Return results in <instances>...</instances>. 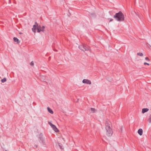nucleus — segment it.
<instances>
[{
	"mask_svg": "<svg viewBox=\"0 0 151 151\" xmlns=\"http://www.w3.org/2000/svg\"><path fill=\"white\" fill-rule=\"evenodd\" d=\"M148 121L149 123H151V114L150 115L149 119H148Z\"/></svg>",
	"mask_w": 151,
	"mask_h": 151,
	"instance_id": "f3484780",
	"label": "nucleus"
},
{
	"mask_svg": "<svg viewBox=\"0 0 151 151\" xmlns=\"http://www.w3.org/2000/svg\"><path fill=\"white\" fill-rule=\"evenodd\" d=\"M34 147L36 148L37 147V145H35L34 146Z\"/></svg>",
	"mask_w": 151,
	"mask_h": 151,
	"instance_id": "412c9836",
	"label": "nucleus"
},
{
	"mask_svg": "<svg viewBox=\"0 0 151 151\" xmlns=\"http://www.w3.org/2000/svg\"><path fill=\"white\" fill-rule=\"evenodd\" d=\"M105 125L106 135L109 137H110L113 133L111 128V122L109 120L107 119L106 121Z\"/></svg>",
	"mask_w": 151,
	"mask_h": 151,
	"instance_id": "f257e3e1",
	"label": "nucleus"
},
{
	"mask_svg": "<svg viewBox=\"0 0 151 151\" xmlns=\"http://www.w3.org/2000/svg\"><path fill=\"white\" fill-rule=\"evenodd\" d=\"M145 59L147 61H149L150 60L148 58V57H146L145 58Z\"/></svg>",
	"mask_w": 151,
	"mask_h": 151,
	"instance_id": "6ab92c4d",
	"label": "nucleus"
},
{
	"mask_svg": "<svg viewBox=\"0 0 151 151\" xmlns=\"http://www.w3.org/2000/svg\"><path fill=\"white\" fill-rule=\"evenodd\" d=\"M47 109L48 111H49V112L51 114H53V111L49 107H48L47 108Z\"/></svg>",
	"mask_w": 151,
	"mask_h": 151,
	"instance_id": "9b49d317",
	"label": "nucleus"
},
{
	"mask_svg": "<svg viewBox=\"0 0 151 151\" xmlns=\"http://www.w3.org/2000/svg\"><path fill=\"white\" fill-rule=\"evenodd\" d=\"M52 128L53 130L56 132H57L59 131L58 129L54 125L52 127Z\"/></svg>",
	"mask_w": 151,
	"mask_h": 151,
	"instance_id": "0eeeda50",
	"label": "nucleus"
},
{
	"mask_svg": "<svg viewBox=\"0 0 151 151\" xmlns=\"http://www.w3.org/2000/svg\"><path fill=\"white\" fill-rule=\"evenodd\" d=\"M14 41L16 42L17 43H19V42L18 39L17 37H14L13 38Z\"/></svg>",
	"mask_w": 151,
	"mask_h": 151,
	"instance_id": "9d476101",
	"label": "nucleus"
},
{
	"mask_svg": "<svg viewBox=\"0 0 151 151\" xmlns=\"http://www.w3.org/2000/svg\"><path fill=\"white\" fill-rule=\"evenodd\" d=\"M20 34H21L22 33H19Z\"/></svg>",
	"mask_w": 151,
	"mask_h": 151,
	"instance_id": "5701e85b",
	"label": "nucleus"
},
{
	"mask_svg": "<svg viewBox=\"0 0 151 151\" xmlns=\"http://www.w3.org/2000/svg\"><path fill=\"white\" fill-rule=\"evenodd\" d=\"M48 123L52 127L54 125V124H53L51 122H48Z\"/></svg>",
	"mask_w": 151,
	"mask_h": 151,
	"instance_id": "dca6fc26",
	"label": "nucleus"
},
{
	"mask_svg": "<svg viewBox=\"0 0 151 151\" xmlns=\"http://www.w3.org/2000/svg\"><path fill=\"white\" fill-rule=\"evenodd\" d=\"M82 82L83 83H86L89 85L91 84V82L90 80L87 79H84L83 80Z\"/></svg>",
	"mask_w": 151,
	"mask_h": 151,
	"instance_id": "423d86ee",
	"label": "nucleus"
},
{
	"mask_svg": "<svg viewBox=\"0 0 151 151\" xmlns=\"http://www.w3.org/2000/svg\"><path fill=\"white\" fill-rule=\"evenodd\" d=\"M138 133L140 135H142V129H139L138 131Z\"/></svg>",
	"mask_w": 151,
	"mask_h": 151,
	"instance_id": "1a4fd4ad",
	"label": "nucleus"
},
{
	"mask_svg": "<svg viewBox=\"0 0 151 151\" xmlns=\"http://www.w3.org/2000/svg\"><path fill=\"white\" fill-rule=\"evenodd\" d=\"M30 65L32 66H33L34 65V63L33 61L31 62L30 63Z\"/></svg>",
	"mask_w": 151,
	"mask_h": 151,
	"instance_id": "a211bd4d",
	"label": "nucleus"
},
{
	"mask_svg": "<svg viewBox=\"0 0 151 151\" xmlns=\"http://www.w3.org/2000/svg\"><path fill=\"white\" fill-rule=\"evenodd\" d=\"M113 20V19H111L110 20V22L112 21Z\"/></svg>",
	"mask_w": 151,
	"mask_h": 151,
	"instance_id": "4be33fe9",
	"label": "nucleus"
},
{
	"mask_svg": "<svg viewBox=\"0 0 151 151\" xmlns=\"http://www.w3.org/2000/svg\"><path fill=\"white\" fill-rule=\"evenodd\" d=\"M45 27L44 26H42V27L40 25H38L37 22H35V24L33 25V27L32 28V31L34 32H36V29L37 30V32H39L40 31L43 32Z\"/></svg>",
	"mask_w": 151,
	"mask_h": 151,
	"instance_id": "7ed1b4c3",
	"label": "nucleus"
},
{
	"mask_svg": "<svg viewBox=\"0 0 151 151\" xmlns=\"http://www.w3.org/2000/svg\"><path fill=\"white\" fill-rule=\"evenodd\" d=\"M58 145L61 149H63L62 148V145L60 143H58Z\"/></svg>",
	"mask_w": 151,
	"mask_h": 151,
	"instance_id": "2eb2a0df",
	"label": "nucleus"
},
{
	"mask_svg": "<svg viewBox=\"0 0 151 151\" xmlns=\"http://www.w3.org/2000/svg\"><path fill=\"white\" fill-rule=\"evenodd\" d=\"M137 55L140 56H142L143 55V54L142 53L138 52L137 53Z\"/></svg>",
	"mask_w": 151,
	"mask_h": 151,
	"instance_id": "4468645a",
	"label": "nucleus"
},
{
	"mask_svg": "<svg viewBox=\"0 0 151 151\" xmlns=\"http://www.w3.org/2000/svg\"><path fill=\"white\" fill-rule=\"evenodd\" d=\"M91 111L92 112L94 113L96 111V110L94 108H91Z\"/></svg>",
	"mask_w": 151,
	"mask_h": 151,
	"instance_id": "f8f14e48",
	"label": "nucleus"
},
{
	"mask_svg": "<svg viewBox=\"0 0 151 151\" xmlns=\"http://www.w3.org/2000/svg\"><path fill=\"white\" fill-rule=\"evenodd\" d=\"M43 135L42 134L40 133L39 135V138L40 139L39 142H40L42 143L43 145L45 144L44 140L43 138Z\"/></svg>",
	"mask_w": 151,
	"mask_h": 151,
	"instance_id": "39448f33",
	"label": "nucleus"
},
{
	"mask_svg": "<svg viewBox=\"0 0 151 151\" xmlns=\"http://www.w3.org/2000/svg\"><path fill=\"white\" fill-rule=\"evenodd\" d=\"M113 17L117 21L120 22L123 21L124 19V15L121 11L116 13Z\"/></svg>",
	"mask_w": 151,
	"mask_h": 151,
	"instance_id": "f03ea898",
	"label": "nucleus"
},
{
	"mask_svg": "<svg viewBox=\"0 0 151 151\" xmlns=\"http://www.w3.org/2000/svg\"><path fill=\"white\" fill-rule=\"evenodd\" d=\"M78 48L80 50L83 51H90L89 47L85 45H80L79 46Z\"/></svg>",
	"mask_w": 151,
	"mask_h": 151,
	"instance_id": "20e7f679",
	"label": "nucleus"
},
{
	"mask_svg": "<svg viewBox=\"0 0 151 151\" xmlns=\"http://www.w3.org/2000/svg\"><path fill=\"white\" fill-rule=\"evenodd\" d=\"M144 64L145 65H149V64L147 63H144Z\"/></svg>",
	"mask_w": 151,
	"mask_h": 151,
	"instance_id": "aec40b11",
	"label": "nucleus"
},
{
	"mask_svg": "<svg viewBox=\"0 0 151 151\" xmlns=\"http://www.w3.org/2000/svg\"><path fill=\"white\" fill-rule=\"evenodd\" d=\"M149 110V109L147 108H143L142 110V113L143 114L147 111Z\"/></svg>",
	"mask_w": 151,
	"mask_h": 151,
	"instance_id": "6e6552de",
	"label": "nucleus"
},
{
	"mask_svg": "<svg viewBox=\"0 0 151 151\" xmlns=\"http://www.w3.org/2000/svg\"><path fill=\"white\" fill-rule=\"evenodd\" d=\"M6 78H4L1 80V81L2 83H4L6 81Z\"/></svg>",
	"mask_w": 151,
	"mask_h": 151,
	"instance_id": "ddd939ff",
	"label": "nucleus"
}]
</instances>
